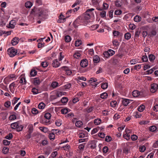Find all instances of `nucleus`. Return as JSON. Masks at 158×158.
Segmentation results:
<instances>
[{
	"label": "nucleus",
	"instance_id": "nucleus-38",
	"mask_svg": "<svg viewBox=\"0 0 158 158\" xmlns=\"http://www.w3.org/2000/svg\"><path fill=\"white\" fill-rule=\"evenodd\" d=\"M51 116V115L49 113H45L44 115V118L46 119H50Z\"/></svg>",
	"mask_w": 158,
	"mask_h": 158
},
{
	"label": "nucleus",
	"instance_id": "nucleus-24",
	"mask_svg": "<svg viewBox=\"0 0 158 158\" xmlns=\"http://www.w3.org/2000/svg\"><path fill=\"white\" fill-rule=\"evenodd\" d=\"M148 57L150 61L153 62L155 59V56L153 54H151L149 55Z\"/></svg>",
	"mask_w": 158,
	"mask_h": 158
},
{
	"label": "nucleus",
	"instance_id": "nucleus-46",
	"mask_svg": "<svg viewBox=\"0 0 158 158\" xmlns=\"http://www.w3.org/2000/svg\"><path fill=\"white\" fill-rule=\"evenodd\" d=\"M150 131L152 132H154L156 131L157 127L155 126L151 127L149 128Z\"/></svg>",
	"mask_w": 158,
	"mask_h": 158
},
{
	"label": "nucleus",
	"instance_id": "nucleus-13",
	"mask_svg": "<svg viewBox=\"0 0 158 158\" xmlns=\"http://www.w3.org/2000/svg\"><path fill=\"white\" fill-rule=\"evenodd\" d=\"M40 83V80L38 78H35L34 80V84L35 85H38Z\"/></svg>",
	"mask_w": 158,
	"mask_h": 158
},
{
	"label": "nucleus",
	"instance_id": "nucleus-14",
	"mask_svg": "<svg viewBox=\"0 0 158 158\" xmlns=\"http://www.w3.org/2000/svg\"><path fill=\"white\" fill-rule=\"evenodd\" d=\"M59 86V83L57 82L56 81H53L52 83L51 86L54 89L58 87Z\"/></svg>",
	"mask_w": 158,
	"mask_h": 158
},
{
	"label": "nucleus",
	"instance_id": "nucleus-54",
	"mask_svg": "<svg viewBox=\"0 0 158 158\" xmlns=\"http://www.w3.org/2000/svg\"><path fill=\"white\" fill-rule=\"evenodd\" d=\"M81 43L80 40H77L75 42V46L76 47H78L81 45Z\"/></svg>",
	"mask_w": 158,
	"mask_h": 158
},
{
	"label": "nucleus",
	"instance_id": "nucleus-8",
	"mask_svg": "<svg viewBox=\"0 0 158 158\" xmlns=\"http://www.w3.org/2000/svg\"><path fill=\"white\" fill-rule=\"evenodd\" d=\"M19 41V39L18 37L14 38L11 40V44L13 45H16Z\"/></svg>",
	"mask_w": 158,
	"mask_h": 158
},
{
	"label": "nucleus",
	"instance_id": "nucleus-6",
	"mask_svg": "<svg viewBox=\"0 0 158 158\" xmlns=\"http://www.w3.org/2000/svg\"><path fill=\"white\" fill-rule=\"evenodd\" d=\"M41 123L45 125H48L50 124V119L43 118L40 121Z\"/></svg>",
	"mask_w": 158,
	"mask_h": 158
},
{
	"label": "nucleus",
	"instance_id": "nucleus-12",
	"mask_svg": "<svg viewBox=\"0 0 158 158\" xmlns=\"http://www.w3.org/2000/svg\"><path fill=\"white\" fill-rule=\"evenodd\" d=\"M16 24V23L15 20H11L9 23V27L11 28H14Z\"/></svg>",
	"mask_w": 158,
	"mask_h": 158
},
{
	"label": "nucleus",
	"instance_id": "nucleus-48",
	"mask_svg": "<svg viewBox=\"0 0 158 158\" xmlns=\"http://www.w3.org/2000/svg\"><path fill=\"white\" fill-rule=\"evenodd\" d=\"M122 13V11L120 10H116L115 11L114 14L117 15H119Z\"/></svg>",
	"mask_w": 158,
	"mask_h": 158
},
{
	"label": "nucleus",
	"instance_id": "nucleus-31",
	"mask_svg": "<svg viewBox=\"0 0 158 158\" xmlns=\"http://www.w3.org/2000/svg\"><path fill=\"white\" fill-rule=\"evenodd\" d=\"M113 44L116 47H118L119 45V43L117 40H114L112 41Z\"/></svg>",
	"mask_w": 158,
	"mask_h": 158
},
{
	"label": "nucleus",
	"instance_id": "nucleus-60",
	"mask_svg": "<svg viewBox=\"0 0 158 158\" xmlns=\"http://www.w3.org/2000/svg\"><path fill=\"white\" fill-rule=\"evenodd\" d=\"M145 150L146 147L144 145L141 146L139 148V151L141 152H144Z\"/></svg>",
	"mask_w": 158,
	"mask_h": 158
},
{
	"label": "nucleus",
	"instance_id": "nucleus-34",
	"mask_svg": "<svg viewBox=\"0 0 158 158\" xmlns=\"http://www.w3.org/2000/svg\"><path fill=\"white\" fill-rule=\"evenodd\" d=\"M123 137L127 140H128L130 138V135L129 134L126 133L123 134Z\"/></svg>",
	"mask_w": 158,
	"mask_h": 158
},
{
	"label": "nucleus",
	"instance_id": "nucleus-41",
	"mask_svg": "<svg viewBox=\"0 0 158 158\" xmlns=\"http://www.w3.org/2000/svg\"><path fill=\"white\" fill-rule=\"evenodd\" d=\"M108 85L107 83H102L101 85V87L103 89H106L108 87Z\"/></svg>",
	"mask_w": 158,
	"mask_h": 158
},
{
	"label": "nucleus",
	"instance_id": "nucleus-32",
	"mask_svg": "<svg viewBox=\"0 0 158 158\" xmlns=\"http://www.w3.org/2000/svg\"><path fill=\"white\" fill-rule=\"evenodd\" d=\"M31 92L34 94H36L39 93V90L35 88H33L32 89Z\"/></svg>",
	"mask_w": 158,
	"mask_h": 158
},
{
	"label": "nucleus",
	"instance_id": "nucleus-15",
	"mask_svg": "<svg viewBox=\"0 0 158 158\" xmlns=\"http://www.w3.org/2000/svg\"><path fill=\"white\" fill-rule=\"evenodd\" d=\"M132 94L134 97H137L140 95V92L138 90H135L133 91Z\"/></svg>",
	"mask_w": 158,
	"mask_h": 158
},
{
	"label": "nucleus",
	"instance_id": "nucleus-58",
	"mask_svg": "<svg viewBox=\"0 0 158 158\" xmlns=\"http://www.w3.org/2000/svg\"><path fill=\"white\" fill-rule=\"evenodd\" d=\"M89 54L91 56L93 55L94 54V52L93 49H90L88 50Z\"/></svg>",
	"mask_w": 158,
	"mask_h": 158
},
{
	"label": "nucleus",
	"instance_id": "nucleus-28",
	"mask_svg": "<svg viewBox=\"0 0 158 158\" xmlns=\"http://www.w3.org/2000/svg\"><path fill=\"white\" fill-rule=\"evenodd\" d=\"M106 12L105 10H102L101 12H100V16L102 18H104L105 17H106Z\"/></svg>",
	"mask_w": 158,
	"mask_h": 158
},
{
	"label": "nucleus",
	"instance_id": "nucleus-49",
	"mask_svg": "<svg viewBox=\"0 0 158 158\" xmlns=\"http://www.w3.org/2000/svg\"><path fill=\"white\" fill-rule=\"evenodd\" d=\"M81 56V54L78 53H75L73 55V56L76 59H78Z\"/></svg>",
	"mask_w": 158,
	"mask_h": 158
},
{
	"label": "nucleus",
	"instance_id": "nucleus-17",
	"mask_svg": "<svg viewBox=\"0 0 158 158\" xmlns=\"http://www.w3.org/2000/svg\"><path fill=\"white\" fill-rule=\"evenodd\" d=\"M94 107L93 106H91L90 107H88L87 108L84 110L83 111L84 112H86L88 113H90L91 112L93 109Z\"/></svg>",
	"mask_w": 158,
	"mask_h": 158
},
{
	"label": "nucleus",
	"instance_id": "nucleus-2",
	"mask_svg": "<svg viewBox=\"0 0 158 158\" xmlns=\"http://www.w3.org/2000/svg\"><path fill=\"white\" fill-rule=\"evenodd\" d=\"M82 23V20L81 17H78L73 22V24L75 28H77L78 26L81 25Z\"/></svg>",
	"mask_w": 158,
	"mask_h": 158
},
{
	"label": "nucleus",
	"instance_id": "nucleus-35",
	"mask_svg": "<svg viewBox=\"0 0 158 158\" xmlns=\"http://www.w3.org/2000/svg\"><path fill=\"white\" fill-rule=\"evenodd\" d=\"M40 129L41 131L44 133L47 132L48 130V128L44 127H40Z\"/></svg>",
	"mask_w": 158,
	"mask_h": 158
},
{
	"label": "nucleus",
	"instance_id": "nucleus-47",
	"mask_svg": "<svg viewBox=\"0 0 158 158\" xmlns=\"http://www.w3.org/2000/svg\"><path fill=\"white\" fill-rule=\"evenodd\" d=\"M31 112L34 114H36L38 113V111L36 109L33 108L32 109Z\"/></svg>",
	"mask_w": 158,
	"mask_h": 158
},
{
	"label": "nucleus",
	"instance_id": "nucleus-9",
	"mask_svg": "<svg viewBox=\"0 0 158 158\" xmlns=\"http://www.w3.org/2000/svg\"><path fill=\"white\" fill-rule=\"evenodd\" d=\"M131 100L129 99H124L122 101L123 104L124 106H127L130 103Z\"/></svg>",
	"mask_w": 158,
	"mask_h": 158
},
{
	"label": "nucleus",
	"instance_id": "nucleus-45",
	"mask_svg": "<svg viewBox=\"0 0 158 158\" xmlns=\"http://www.w3.org/2000/svg\"><path fill=\"white\" fill-rule=\"evenodd\" d=\"M19 98H17L16 97H15L13 99L12 101V104L13 105H15L18 102V100L19 99Z\"/></svg>",
	"mask_w": 158,
	"mask_h": 158
},
{
	"label": "nucleus",
	"instance_id": "nucleus-3",
	"mask_svg": "<svg viewBox=\"0 0 158 158\" xmlns=\"http://www.w3.org/2000/svg\"><path fill=\"white\" fill-rule=\"evenodd\" d=\"M88 64V62L86 59L81 60L80 62V65L81 67L85 68L87 66Z\"/></svg>",
	"mask_w": 158,
	"mask_h": 158
},
{
	"label": "nucleus",
	"instance_id": "nucleus-19",
	"mask_svg": "<svg viewBox=\"0 0 158 158\" xmlns=\"http://www.w3.org/2000/svg\"><path fill=\"white\" fill-rule=\"evenodd\" d=\"M28 132L30 134H31L33 132V126L32 124H29L28 127Z\"/></svg>",
	"mask_w": 158,
	"mask_h": 158
},
{
	"label": "nucleus",
	"instance_id": "nucleus-64",
	"mask_svg": "<svg viewBox=\"0 0 158 158\" xmlns=\"http://www.w3.org/2000/svg\"><path fill=\"white\" fill-rule=\"evenodd\" d=\"M115 5L117 7H120L121 6V3L118 1H116L115 2Z\"/></svg>",
	"mask_w": 158,
	"mask_h": 158
},
{
	"label": "nucleus",
	"instance_id": "nucleus-22",
	"mask_svg": "<svg viewBox=\"0 0 158 158\" xmlns=\"http://www.w3.org/2000/svg\"><path fill=\"white\" fill-rule=\"evenodd\" d=\"M100 58L99 56L97 55L95 56L93 58V61L94 63H97L99 62Z\"/></svg>",
	"mask_w": 158,
	"mask_h": 158
},
{
	"label": "nucleus",
	"instance_id": "nucleus-1",
	"mask_svg": "<svg viewBox=\"0 0 158 158\" xmlns=\"http://www.w3.org/2000/svg\"><path fill=\"white\" fill-rule=\"evenodd\" d=\"M17 49L13 47L10 48L7 50L8 54L10 57L15 56L17 53Z\"/></svg>",
	"mask_w": 158,
	"mask_h": 158
},
{
	"label": "nucleus",
	"instance_id": "nucleus-11",
	"mask_svg": "<svg viewBox=\"0 0 158 158\" xmlns=\"http://www.w3.org/2000/svg\"><path fill=\"white\" fill-rule=\"evenodd\" d=\"M17 78L16 75L14 74H10L7 77H6V79H11L12 80H15Z\"/></svg>",
	"mask_w": 158,
	"mask_h": 158
},
{
	"label": "nucleus",
	"instance_id": "nucleus-20",
	"mask_svg": "<svg viewBox=\"0 0 158 158\" xmlns=\"http://www.w3.org/2000/svg\"><path fill=\"white\" fill-rule=\"evenodd\" d=\"M19 125L18 122L14 123L11 124V127L12 129H15L18 127Z\"/></svg>",
	"mask_w": 158,
	"mask_h": 158
},
{
	"label": "nucleus",
	"instance_id": "nucleus-37",
	"mask_svg": "<svg viewBox=\"0 0 158 158\" xmlns=\"http://www.w3.org/2000/svg\"><path fill=\"white\" fill-rule=\"evenodd\" d=\"M82 124V122L80 121H77L75 123L76 126L78 127H81Z\"/></svg>",
	"mask_w": 158,
	"mask_h": 158
},
{
	"label": "nucleus",
	"instance_id": "nucleus-50",
	"mask_svg": "<svg viewBox=\"0 0 158 158\" xmlns=\"http://www.w3.org/2000/svg\"><path fill=\"white\" fill-rule=\"evenodd\" d=\"M120 33L118 31L114 30L113 31V34L114 36H117L120 34Z\"/></svg>",
	"mask_w": 158,
	"mask_h": 158
},
{
	"label": "nucleus",
	"instance_id": "nucleus-42",
	"mask_svg": "<svg viewBox=\"0 0 158 158\" xmlns=\"http://www.w3.org/2000/svg\"><path fill=\"white\" fill-rule=\"evenodd\" d=\"M99 26L98 24H95L92 26L91 27V30H94L97 29Z\"/></svg>",
	"mask_w": 158,
	"mask_h": 158
},
{
	"label": "nucleus",
	"instance_id": "nucleus-30",
	"mask_svg": "<svg viewBox=\"0 0 158 158\" xmlns=\"http://www.w3.org/2000/svg\"><path fill=\"white\" fill-rule=\"evenodd\" d=\"M71 87V85L70 83H68L63 86V89L67 90L70 88Z\"/></svg>",
	"mask_w": 158,
	"mask_h": 158
},
{
	"label": "nucleus",
	"instance_id": "nucleus-18",
	"mask_svg": "<svg viewBox=\"0 0 158 158\" xmlns=\"http://www.w3.org/2000/svg\"><path fill=\"white\" fill-rule=\"evenodd\" d=\"M44 10H43L42 8H39L37 10V13L39 15V16L44 14Z\"/></svg>",
	"mask_w": 158,
	"mask_h": 158
},
{
	"label": "nucleus",
	"instance_id": "nucleus-10",
	"mask_svg": "<svg viewBox=\"0 0 158 158\" xmlns=\"http://www.w3.org/2000/svg\"><path fill=\"white\" fill-rule=\"evenodd\" d=\"M90 148L92 149H94L96 147V142L95 140H93L90 142Z\"/></svg>",
	"mask_w": 158,
	"mask_h": 158
},
{
	"label": "nucleus",
	"instance_id": "nucleus-25",
	"mask_svg": "<svg viewBox=\"0 0 158 158\" xmlns=\"http://www.w3.org/2000/svg\"><path fill=\"white\" fill-rule=\"evenodd\" d=\"M45 106V105L43 102L40 103L38 105V107L39 109H43L44 108Z\"/></svg>",
	"mask_w": 158,
	"mask_h": 158
},
{
	"label": "nucleus",
	"instance_id": "nucleus-39",
	"mask_svg": "<svg viewBox=\"0 0 158 158\" xmlns=\"http://www.w3.org/2000/svg\"><path fill=\"white\" fill-rule=\"evenodd\" d=\"M65 41L66 42H69L71 40V38L70 36L69 35H66L64 38Z\"/></svg>",
	"mask_w": 158,
	"mask_h": 158
},
{
	"label": "nucleus",
	"instance_id": "nucleus-33",
	"mask_svg": "<svg viewBox=\"0 0 158 158\" xmlns=\"http://www.w3.org/2000/svg\"><path fill=\"white\" fill-rule=\"evenodd\" d=\"M68 98L67 97H64L61 100V102L63 104L66 103L68 101Z\"/></svg>",
	"mask_w": 158,
	"mask_h": 158
},
{
	"label": "nucleus",
	"instance_id": "nucleus-7",
	"mask_svg": "<svg viewBox=\"0 0 158 158\" xmlns=\"http://www.w3.org/2000/svg\"><path fill=\"white\" fill-rule=\"evenodd\" d=\"M60 64L58 60L55 59L53 60L52 65L53 67L57 68L60 66Z\"/></svg>",
	"mask_w": 158,
	"mask_h": 158
},
{
	"label": "nucleus",
	"instance_id": "nucleus-59",
	"mask_svg": "<svg viewBox=\"0 0 158 158\" xmlns=\"http://www.w3.org/2000/svg\"><path fill=\"white\" fill-rule=\"evenodd\" d=\"M13 137L11 133H10L8 135H6L5 138L8 139H10Z\"/></svg>",
	"mask_w": 158,
	"mask_h": 158
},
{
	"label": "nucleus",
	"instance_id": "nucleus-61",
	"mask_svg": "<svg viewBox=\"0 0 158 158\" xmlns=\"http://www.w3.org/2000/svg\"><path fill=\"white\" fill-rule=\"evenodd\" d=\"M135 117L136 118H139L141 117V115L138 112H135Z\"/></svg>",
	"mask_w": 158,
	"mask_h": 158
},
{
	"label": "nucleus",
	"instance_id": "nucleus-56",
	"mask_svg": "<svg viewBox=\"0 0 158 158\" xmlns=\"http://www.w3.org/2000/svg\"><path fill=\"white\" fill-rule=\"evenodd\" d=\"M68 112V110L67 109L64 108L62 109L61 110V113L63 114H65L67 113Z\"/></svg>",
	"mask_w": 158,
	"mask_h": 158
},
{
	"label": "nucleus",
	"instance_id": "nucleus-16",
	"mask_svg": "<svg viewBox=\"0 0 158 158\" xmlns=\"http://www.w3.org/2000/svg\"><path fill=\"white\" fill-rule=\"evenodd\" d=\"M115 53L114 51L111 49L109 50L107 52H105V54H109V56H111L113 55Z\"/></svg>",
	"mask_w": 158,
	"mask_h": 158
},
{
	"label": "nucleus",
	"instance_id": "nucleus-43",
	"mask_svg": "<svg viewBox=\"0 0 158 158\" xmlns=\"http://www.w3.org/2000/svg\"><path fill=\"white\" fill-rule=\"evenodd\" d=\"M23 128V127L22 125H18V127L17 128V131L18 132H19L20 131H21L22 130Z\"/></svg>",
	"mask_w": 158,
	"mask_h": 158
},
{
	"label": "nucleus",
	"instance_id": "nucleus-44",
	"mask_svg": "<svg viewBox=\"0 0 158 158\" xmlns=\"http://www.w3.org/2000/svg\"><path fill=\"white\" fill-rule=\"evenodd\" d=\"M101 122V120L99 118L95 119L94 121V123L96 125H98Z\"/></svg>",
	"mask_w": 158,
	"mask_h": 158
},
{
	"label": "nucleus",
	"instance_id": "nucleus-26",
	"mask_svg": "<svg viewBox=\"0 0 158 158\" xmlns=\"http://www.w3.org/2000/svg\"><path fill=\"white\" fill-rule=\"evenodd\" d=\"M131 37V34L129 32H127L125 34L124 37L127 40H128L130 39Z\"/></svg>",
	"mask_w": 158,
	"mask_h": 158
},
{
	"label": "nucleus",
	"instance_id": "nucleus-27",
	"mask_svg": "<svg viewBox=\"0 0 158 158\" xmlns=\"http://www.w3.org/2000/svg\"><path fill=\"white\" fill-rule=\"evenodd\" d=\"M145 108V106L144 105H140L138 108V110L140 112H142Z\"/></svg>",
	"mask_w": 158,
	"mask_h": 158
},
{
	"label": "nucleus",
	"instance_id": "nucleus-53",
	"mask_svg": "<svg viewBox=\"0 0 158 158\" xmlns=\"http://www.w3.org/2000/svg\"><path fill=\"white\" fill-rule=\"evenodd\" d=\"M142 60L144 62H146L148 60V57L146 55H143L142 56Z\"/></svg>",
	"mask_w": 158,
	"mask_h": 158
},
{
	"label": "nucleus",
	"instance_id": "nucleus-62",
	"mask_svg": "<svg viewBox=\"0 0 158 158\" xmlns=\"http://www.w3.org/2000/svg\"><path fill=\"white\" fill-rule=\"evenodd\" d=\"M10 142L6 139H4L3 140V143L4 145H7L10 144Z\"/></svg>",
	"mask_w": 158,
	"mask_h": 158
},
{
	"label": "nucleus",
	"instance_id": "nucleus-40",
	"mask_svg": "<svg viewBox=\"0 0 158 158\" xmlns=\"http://www.w3.org/2000/svg\"><path fill=\"white\" fill-rule=\"evenodd\" d=\"M49 137L50 140H54L55 137V135L54 133L52 132L51 133L49 134Z\"/></svg>",
	"mask_w": 158,
	"mask_h": 158
},
{
	"label": "nucleus",
	"instance_id": "nucleus-5",
	"mask_svg": "<svg viewBox=\"0 0 158 158\" xmlns=\"http://www.w3.org/2000/svg\"><path fill=\"white\" fill-rule=\"evenodd\" d=\"M20 79L19 83L22 85H26L27 83L26 79L24 77L21 76L19 78Z\"/></svg>",
	"mask_w": 158,
	"mask_h": 158
},
{
	"label": "nucleus",
	"instance_id": "nucleus-52",
	"mask_svg": "<svg viewBox=\"0 0 158 158\" xmlns=\"http://www.w3.org/2000/svg\"><path fill=\"white\" fill-rule=\"evenodd\" d=\"M62 148L65 150L68 151L70 148V145L67 144L65 146H63Z\"/></svg>",
	"mask_w": 158,
	"mask_h": 158
},
{
	"label": "nucleus",
	"instance_id": "nucleus-57",
	"mask_svg": "<svg viewBox=\"0 0 158 158\" xmlns=\"http://www.w3.org/2000/svg\"><path fill=\"white\" fill-rule=\"evenodd\" d=\"M140 33V32L139 31V30H136L135 34V37H138L139 36Z\"/></svg>",
	"mask_w": 158,
	"mask_h": 158
},
{
	"label": "nucleus",
	"instance_id": "nucleus-51",
	"mask_svg": "<svg viewBox=\"0 0 158 158\" xmlns=\"http://www.w3.org/2000/svg\"><path fill=\"white\" fill-rule=\"evenodd\" d=\"M48 65V62L46 61L42 62L41 63V65L44 68L47 67Z\"/></svg>",
	"mask_w": 158,
	"mask_h": 158
},
{
	"label": "nucleus",
	"instance_id": "nucleus-36",
	"mask_svg": "<svg viewBox=\"0 0 158 158\" xmlns=\"http://www.w3.org/2000/svg\"><path fill=\"white\" fill-rule=\"evenodd\" d=\"M37 74L36 70L34 69H32L30 72V75L32 77L35 76Z\"/></svg>",
	"mask_w": 158,
	"mask_h": 158
},
{
	"label": "nucleus",
	"instance_id": "nucleus-23",
	"mask_svg": "<svg viewBox=\"0 0 158 158\" xmlns=\"http://www.w3.org/2000/svg\"><path fill=\"white\" fill-rule=\"evenodd\" d=\"M141 17L138 15H136L134 18V21L136 22H139L141 20Z\"/></svg>",
	"mask_w": 158,
	"mask_h": 158
},
{
	"label": "nucleus",
	"instance_id": "nucleus-21",
	"mask_svg": "<svg viewBox=\"0 0 158 158\" xmlns=\"http://www.w3.org/2000/svg\"><path fill=\"white\" fill-rule=\"evenodd\" d=\"M32 6V3L30 1H27L25 3V6L27 8H30Z\"/></svg>",
	"mask_w": 158,
	"mask_h": 158
},
{
	"label": "nucleus",
	"instance_id": "nucleus-29",
	"mask_svg": "<svg viewBox=\"0 0 158 158\" xmlns=\"http://www.w3.org/2000/svg\"><path fill=\"white\" fill-rule=\"evenodd\" d=\"M108 96V94L107 93L105 92L103 93L100 95V97L103 99H105Z\"/></svg>",
	"mask_w": 158,
	"mask_h": 158
},
{
	"label": "nucleus",
	"instance_id": "nucleus-63",
	"mask_svg": "<svg viewBox=\"0 0 158 158\" xmlns=\"http://www.w3.org/2000/svg\"><path fill=\"white\" fill-rule=\"evenodd\" d=\"M108 148L107 147L105 146L102 149L103 152L104 153H106L108 152Z\"/></svg>",
	"mask_w": 158,
	"mask_h": 158
},
{
	"label": "nucleus",
	"instance_id": "nucleus-55",
	"mask_svg": "<svg viewBox=\"0 0 158 158\" xmlns=\"http://www.w3.org/2000/svg\"><path fill=\"white\" fill-rule=\"evenodd\" d=\"M16 118V116L15 114L10 115L9 117L10 120H14Z\"/></svg>",
	"mask_w": 158,
	"mask_h": 158
},
{
	"label": "nucleus",
	"instance_id": "nucleus-4",
	"mask_svg": "<svg viewBox=\"0 0 158 158\" xmlns=\"http://www.w3.org/2000/svg\"><path fill=\"white\" fill-rule=\"evenodd\" d=\"M157 84L156 83H153L151 85V87L150 89L151 92L152 93L155 92L157 89Z\"/></svg>",
	"mask_w": 158,
	"mask_h": 158
}]
</instances>
